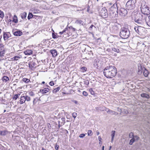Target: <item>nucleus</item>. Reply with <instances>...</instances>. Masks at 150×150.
I'll return each mask as SVG.
<instances>
[{
    "label": "nucleus",
    "mask_w": 150,
    "mask_h": 150,
    "mask_svg": "<svg viewBox=\"0 0 150 150\" xmlns=\"http://www.w3.org/2000/svg\"><path fill=\"white\" fill-rule=\"evenodd\" d=\"M117 73L116 68L114 66H109L106 67L103 71L104 76L107 78H112Z\"/></svg>",
    "instance_id": "f257e3e1"
},
{
    "label": "nucleus",
    "mask_w": 150,
    "mask_h": 150,
    "mask_svg": "<svg viewBox=\"0 0 150 150\" xmlns=\"http://www.w3.org/2000/svg\"><path fill=\"white\" fill-rule=\"evenodd\" d=\"M130 34V31L127 27H125L121 28L120 32V36L122 38L127 39L129 37Z\"/></svg>",
    "instance_id": "f03ea898"
},
{
    "label": "nucleus",
    "mask_w": 150,
    "mask_h": 150,
    "mask_svg": "<svg viewBox=\"0 0 150 150\" xmlns=\"http://www.w3.org/2000/svg\"><path fill=\"white\" fill-rule=\"evenodd\" d=\"M135 15L134 21L136 24L139 25H142L144 23V19H143V17L144 18L145 17L139 13H137Z\"/></svg>",
    "instance_id": "7ed1b4c3"
},
{
    "label": "nucleus",
    "mask_w": 150,
    "mask_h": 150,
    "mask_svg": "<svg viewBox=\"0 0 150 150\" xmlns=\"http://www.w3.org/2000/svg\"><path fill=\"white\" fill-rule=\"evenodd\" d=\"M116 4H113L110 8L109 16L111 18H114L117 16V9Z\"/></svg>",
    "instance_id": "20e7f679"
},
{
    "label": "nucleus",
    "mask_w": 150,
    "mask_h": 150,
    "mask_svg": "<svg viewBox=\"0 0 150 150\" xmlns=\"http://www.w3.org/2000/svg\"><path fill=\"white\" fill-rule=\"evenodd\" d=\"M141 9L142 13L144 15L148 16L150 14V8L146 5H143L142 4L141 5Z\"/></svg>",
    "instance_id": "39448f33"
},
{
    "label": "nucleus",
    "mask_w": 150,
    "mask_h": 150,
    "mask_svg": "<svg viewBox=\"0 0 150 150\" xmlns=\"http://www.w3.org/2000/svg\"><path fill=\"white\" fill-rule=\"evenodd\" d=\"M134 1L133 0L128 1L126 4V8L128 10H131L134 9L135 6Z\"/></svg>",
    "instance_id": "423d86ee"
},
{
    "label": "nucleus",
    "mask_w": 150,
    "mask_h": 150,
    "mask_svg": "<svg viewBox=\"0 0 150 150\" xmlns=\"http://www.w3.org/2000/svg\"><path fill=\"white\" fill-rule=\"evenodd\" d=\"M99 13L100 16L103 18H107L108 16L107 11L105 8H103L100 9Z\"/></svg>",
    "instance_id": "0eeeda50"
},
{
    "label": "nucleus",
    "mask_w": 150,
    "mask_h": 150,
    "mask_svg": "<svg viewBox=\"0 0 150 150\" xmlns=\"http://www.w3.org/2000/svg\"><path fill=\"white\" fill-rule=\"evenodd\" d=\"M93 65L95 68L98 69H100L102 67L101 62L98 58L94 60Z\"/></svg>",
    "instance_id": "6e6552de"
},
{
    "label": "nucleus",
    "mask_w": 150,
    "mask_h": 150,
    "mask_svg": "<svg viewBox=\"0 0 150 150\" xmlns=\"http://www.w3.org/2000/svg\"><path fill=\"white\" fill-rule=\"evenodd\" d=\"M127 13V10L124 8H121L119 11V14L121 16H125Z\"/></svg>",
    "instance_id": "1a4fd4ad"
},
{
    "label": "nucleus",
    "mask_w": 150,
    "mask_h": 150,
    "mask_svg": "<svg viewBox=\"0 0 150 150\" xmlns=\"http://www.w3.org/2000/svg\"><path fill=\"white\" fill-rule=\"evenodd\" d=\"M144 21L150 27V15L145 16Z\"/></svg>",
    "instance_id": "9d476101"
},
{
    "label": "nucleus",
    "mask_w": 150,
    "mask_h": 150,
    "mask_svg": "<svg viewBox=\"0 0 150 150\" xmlns=\"http://www.w3.org/2000/svg\"><path fill=\"white\" fill-rule=\"evenodd\" d=\"M129 136L130 138H132L134 139L135 141H138L139 137L137 135L134 136V134L132 132H130L129 134Z\"/></svg>",
    "instance_id": "9b49d317"
},
{
    "label": "nucleus",
    "mask_w": 150,
    "mask_h": 150,
    "mask_svg": "<svg viewBox=\"0 0 150 150\" xmlns=\"http://www.w3.org/2000/svg\"><path fill=\"white\" fill-rule=\"evenodd\" d=\"M71 27H67L62 32H60L59 34L60 35L65 34L66 33H68V31H69Z\"/></svg>",
    "instance_id": "f8f14e48"
},
{
    "label": "nucleus",
    "mask_w": 150,
    "mask_h": 150,
    "mask_svg": "<svg viewBox=\"0 0 150 150\" xmlns=\"http://www.w3.org/2000/svg\"><path fill=\"white\" fill-rule=\"evenodd\" d=\"M11 139L12 141L17 142L20 140V137L18 136H14L13 135H12Z\"/></svg>",
    "instance_id": "ddd939ff"
},
{
    "label": "nucleus",
    "mask_w": 150,
    "mask_h": 150,
    "mask_svg": "<svg viewBox=\"0 0 150 150\" xmlns=\"http://www.w3.org/2000/svg\"><path fill=\"white\" fill-rule=\"evenodd\" d=\"M10 34L8 33H4L3 34V37L4 40H6L10 37Z\"/></svg>",
    "instance_id": "4468645a"
},
{
    "label": "nucleus",
    "mask_w": 150,
    "mask_h": 150,
    "mask_svg": "<svg viewBox=\"0 0 150 150\" xmlns=\"http://www.w3.org/2000/svg\"><path fill=\"white\" fill-rule=\"evenodd\" d=\"M50 52L52 54V57H55L57 55V51L55 50H50Z\"/></svg>",
    "instance_id": "2eb2a0df"
},
{
    "label": "nucleus",
    "mask_w": 150,
    "mask_h": 150,
    "mask_svg": "<svg viewBox=\"0 0 150 150\" xmlns=\"http://www.w3.org/2000/svg\"><path fill=\"white\" fill-rule=\"evenodd\" d=\"M43 8L45 10H50L52 9V6H50L49 4H47L43 6Z\"/></svg>",
    "instance_id": "dca6fc26"
},
{
    "label": "nucleus",
    "mask_w": 150,
    "mask_h": 150,
    "mask_svg": "<svg viewBox=\"0 0 150 150\" xmlns=\"http://www.w3.org/2000/svg\"><path fill=\"white\" fill-rule=\"evenodd\" d=\"M25 96H21V97L20 100H19V103L21 104H23V103H25Z\"/></svg>",
    "instance_id": "f3484780"
},
{
    "label": "nucleus",
    "mask_w": 150,
    "mask_h": 150,
    "mask_svg": "<svg viewBox=\"0 0 150 150\" xmlns=\"http://www.w3.org/2000/svg\"><path fill=\"white\" fill-rule=\"evenodd\" d=\"M145 29L144 28L140 26L139 31V35H142L144 33Z\"/></svg>",
    "instance_id": "a211bd4d"
},
{
    "label": "nucleus",
    "mask_w": 150,
    "mask_h": 150,
    "mask_svg": "<svg viewBox=\"0 0 150 150\" xmlns=\"http://www.w3.org/2000/svg\"><path fill=\"white\" fill-rule=\"evenodd\" d=\"M61 120L62 122H61V124L60 125V121H58V123H59V127H60V126H61L62 125H64V124L65 123V118L62 117V118Z\"/></svg>",
    "instance_id": "6ab92c4d"
},
{
    "label": "nucleus",
    "mask_w": 150,
    "mask_h": 150,
    "mask_svg": "<svg viewBox=\"0 0 150 150\" xmlns=\"http://www.w3.org/2000/svg\"><path fill=\"white\" fill-rule=\"evenodd\" d=\"M35 65L36 63L34 62L33 61L30 62L29 63V67L31 69L35 67Z\"/></svg>",
    "instance_id": "aec40b11"
},
{
    "label": "nucleus",
    "mask_w": 150,
    "mask_h": 150,
    "mask_svg": "<svg viewBox=\"0 0 150 150\" xmlns=\"http://www.w3.org/2000/svg\"><path fill=\"white\" fill-rule=\"evenodd\" d=\"M49 90V89L48 88H45L43 89L40 90V92L42 93H46L48 92Z\"/></svg>",
    "instance_id": "412c9836"
},
{
    "label": "nucleus",
    "mask_w": 150,
    "mask_h": 150,
    "mask_svg": "<svg viewBox=\"0 0 150 150\" xmlns=\"http://www.w3.org/2000/svg\"><path fill=\"white\" fill-rule=\"evenodd\" d=\"M75 23L80 26L83 25L84 24L83 21L80 20H77L76 21Z\"/></svg>",
    "instance_id": "4be33fe9"
},
{
    "label": "nucleus",
    "mask_w": 150,
    "mask_h": 150,
    "mask_svg": "<svg viewBox=\"0 0 150 150\" xmlns=\"http://www.w3.org/2000/svg\"><path fill=\"white\" fill-rule=\"evenodd\" d=\"M10 132H9L6 130L1 131L0 135L2 136H4L6 135L8 133L10 134Z\"/></svg>",
    "instance_id": "5701e85b"
},
{
    "label": "nucleus",
    "mask_w": 150,
    "mask_h": 150,
    "mask_svg": "<svg viewBox=\"0 0 150 150\" xmlns=\"http://www.w3.org/2000/svg\"><path fill=\"white\" fill-rule=\"evenodd\" d=\"M23 33L21 31H17L13 33V34L14 35L16 36H20L22 35Z\"/></svg>",
    "instance_id": "b1692460"
},
{
    "label": "nucleus",
    "mask_w": 150,
    "mask_h": 150,
    "mask_svg": "<svg viewBox=\"0 0 150 150\" xmlns=\"http://www.w3.org/2000/svg\"><path fill=\"white\" fill-rule=\"evenodd\" d=\"M115 131L114 130H112L111 132V142L112 143L114 139Z\"/></svg>",
    "instance_id": "393cba45"
},
{
    "label": "nucleus",
    "mask_w": 150,
    "mask_h": 150,
    "mask_svg": "<svg viewBox=\"0 0 150 150\" xmlns=\"http://www.w3.org/2000/svg\"><path fill=\"white\" fill-rule=\"evenodd\" d=\"M141 96L143 98H146L147 99H149L150 98L148 94L145 93L141 94Z\"/></svg>",
    "instance_id": "a878e982"
},
{
    "label": "nucleus",
    "mask_w": 150,
    "mask_h": 150,
    "mask_svg": "<svg viewBox=\"0 0 150 150\" xmlns=\"http://www.w3.org/2000/svg\"><path fill=\"white\" fill-rule=\"evenodd\" d=\"M1 79L4 82H6L9 80V79L8 76H4L2 77Z\"/></svg>",
    "instance_id": "bb28decb"
},
{
    "label": "nucleus",
    "mask_w": 150,
    "mask_h": 150,
    "mask_svg": "<svg viewBox=\"0 0 150 150\" xmlns=\"http://www.w3.org/2000/svg\"><path fill=\"white\" fill-rule=\"evenodd\" d=\"M25 54L26 55H30L32 53V51L31 50H28L24 52Z\"/></svg>",
    "instance_id": "cd10ccee"
},
{
    "label": "nucleus",
    "mask_w": 150,
    "mask_h": 150,
    "mask_svg": "<svg viewBox=\"0 0 150 150\" xmlns=\"http://www.w3.org/2000/svg\"><path fill=\"white\" fill-rule=\"evenodd\" d=\"M5 53V50L4 49H1L0 50V55L1 57H3Z\"/></svg>",
    "instance_id": "c85d7f7f"
},
{
    "label": "nucleus",
    "mask_w": 150,
    "mask_h": 150,
    "mask_svg": "<svg viewBox=\"0 0 150 150\" xmlns=\"http://www.w3.org/2000/svg\"><path fill=\"white\" fill-rule=\"evenodd\" d=\"M144 68V71L143 72L144 75L145 77H147L149 74L148 71Z\"/></svg>",
    "instance_id": "c756f323"
},
{
    "label": "nucleus",
    "mask_w": 150,
    "mask_h": 150,
    "mask_svg": "<svg viewBox=\"0 0 150 150\" xmlns=\"http://www.w3.org/2000/svg\"><path fill=\"white\" fill-rule=\"evenodd\" d=\"M140 26H138L135 27L134 28V29L135 31L139 34V29L140 28Z\"/></svg>",
    "instance_id": "7c9ffc66"
},
{
    "label": "nucleus",
    "mask_w": 150,
    "mask_h": 150,
    "mask_svg": "<svg viewBox=\"0 0 150 150\" xmlns=\"http://www.w3.org/2000/svg\"><path fill=\"white\" fill-rule=\"evenodd\" d=\"M26 15L27 14L25 12H23V13L21 14V17L23 19L25 18L26 17Z\"/></svg>",
    "instance_id": "2f4dec72"
},
{
    "label": "nucleus",
    "mask_w": 150,
    "mask_h": 150,
    "mask_svg": "<svg viewBox=\"0 0 150 150\" xmlns=\"http://www.w3.org/2000/svg\"><path fill=\"white\" fill-rule=\"evenodd\" d=\"M13 21L15 23H17L18 22L17 17L16 16L14 15L13 18Z\"/></svg>",
    "instance_id": "473e14b6"
},
{
    "label": "nucleus",
    "mask_w": 150,
    "mask_h": 150,
    "mask_svg": "<svg viewBox=\"0 0 150 150\" xmlns=\"http://www.w3.org/2000/svg\"><path fill=\"white\" fill-rule=\"evenodd\" d=\"M89 91L90 93L91 94L93 95H94L95 94V93L94 91H93V90L92 88H91L89 89Z\"/></svg>",
    "instance_id": "72a5a7b5"
},
{
    "label": "nucleus",
    "mask_w": 150,
    "mask_h": 150,
    "mask_svg": "<svg viewBox=\"0 0 150 150\" xmlns=\"http://www.w3.org/2000/svg\"><path fill=\"white\" fill-rule=\"evenodd\" d=\"M60 89V87H58L57 88H56L54 89L53 91V93H56L57 91H58Z\"/></svg>",
    "instance_id": "f704fd0d"
},
{
    "label": "nucleus",
    "mask_w": 150,
    "mask_h": 150,
    "mask_svg": "<svg viewBox=\"0 0 150 150\" xmlns=\"http://www.w3.org/2000/svg\"><path fill=\"white\" fill-rule=\"evenodd\" d=\"M138 70H142L143 68H142V66L141 64L139 63L138 64Z\"/></svg>",
    "instance_id": "c9c22d12"
},
{
    "label": "nucleus",
    "mask_w": 150,
    "mask_h": 150,
    "mask_svg": "<svg viewBox=\"0 0 150 150\" xmlns=\"http://www.w3.org/2000/svg\"><path fill=\"white\" fill-rule=\"evenodd\" d=\"M107 113H111L113 115L115 114L116 113V112L115 111L111 110H108V111H107Z\"/></svg>",
    "instance_id": "e433bc0d"
},
{
    "label": "nucleus",
    "mask_w": 150,
    "mask_h": 150,
    "mask_svg": "<svg viewBox=\"0 0 150 150\" xmlns=\"http://www.w3.org/2000/svg\"><path fill=\"white\" fill-rule=\"evenodd\" d=\"M23 81L25 83H28L30 81V79L26 78H24L23 79Z\"/></svg>",
    "instance_id": "4c0bfd02"
},
{
    "label": "nucleus",
    "mask_w": 150,
    "mask_h": 150,
    "mask_svg": "<svg viewBox=\"0 0 150 150\" xmlns=\"http://www.w3.org/2000/svg\"><path fill=\"white\" fill-rule=\"evenodd\" d=\"M21 58V57H19V56H15L14 57H13L12 58V59H13L14 60L17 61L18 60V59H20Z\"/></svg>",
    "instance_id": "58836bf2"
},
{
    "label": "nucleus",
    "mask_w": 150,
    "mask_h": 150,
    "mask_svg": "<svg viewBox=\"0 0 150 150\" xmlns=\"http://www.w3.org/2000/svg\"><path fill=\"white\" fill-rule=\"evenodd\" d=\"M4 17V12L0 10V17L1 18H3Z\"/></svg>",
    "instance_id": "ea45409f"
},
{
    "label": "nucleus",
    "mask_w": 150,
    "mask_h": 150,
    "mask_svg": "<svg viewBox=\"0 0 150 150\" xmlns=\"http://www.w3.org/2000/svg\"><path fill=\"white\" fill-rule=\"evenodd\" d=\"M112 50L117 53H119L120 52V50L118 48H115V47L112 48Z\"/></svg>",
    "instance_id": "a19ab883"
},
{
    "label": "nucleus",
    "mask_w": 150,
    "mask_h": 150,
    "mask_svg": "<svg viewBox=\"0 0 150 150\" xmlns=\"http://www.w3.org/2000/svg\"><path fill=\"white\" fill-rule=\"evenodd\" d=\"M25 100H26L27 101H29L30 100V97L27 96L25 95Z\"/></svg>",
    "instance_id": "79ce46f5"
},
{
    "label": "nucleus",
    "mask_w": 150,
    "mask_h": 150,
    "mask_svg": "<svg viewBox=\"0 0 150 150\" xmlns=\"http://www.w3.org/2000/svg\"><path fill=\"white\" fill-rule=\"evenodd\" d=\"M33 16V15L32 14V13H30L28 17V20H30L31 18Z\"/></svg>",
    "instance_id": "37998d69"
},
{
    "label": "nucleus",
    "mask_w": 150,
    "mask_h": 150,
    "mask_svg": "<svg viewBox=\"0 0 150 150\" xmlns=\"http://www.w3.org/2000/svg\"><path fill=\"white\" fill-rule=\"evenodd\" d=\"M20 95V94H15L13 97V99L15 100H16L19 97V96Z\"/></svg>",
    "instance_id": "c03bdc74"
},
{
    "label": "nucleus",
    "mask_w": 150,
    "mask_h": 150,
    "mask_svg": "<svg viewBox=\"0 0 150 150\" xmlns=\"http://www.w3.org/2000/svg\"><path fill=\"white\" fill-rule=\"evenodd\" d=\"M132 139L130 140V142H129V144L130 145H132V144L135 141L133 138H131Z\"/></svg>",
    "instance_id": "a18cd8bd"
},
{
    "label": "nucleus",
    "mask_w": 150,
    "mask_h": 150,
    "mask_svg": "<svg viewBox=\"0 0 150 150\" xmlns=\"http://www.w3.org/2000/svg\"><path fill=\"white\" fill-rule=\"evenodd\" d=\"M87 133L88 136H92L93 134L91 130H88Z\"/></svg>",
    "instance_id": "49530a36"
},
{
    "label": "nucleus",
    "mask_w": 150,
    "mask_h": 150,
    "mask_svg": "<svg viewBox=\"0 0 150 150\" xmlns=\"http://www.w3.org/2000/svg\"><path fill=\"white\" fill-rule=\"evenodd\" d=\"M38 100V99L37 98H36L34 99V100H33V104H35Z\"/></svg>",
    "instance_id": "de8ad7c7"
},
{
    "label": "nucleus",
    "mask_w": 150,
    "mask_h": 150,
    "mask_svg": "<svg viewBox=\"0 0 150 150\" xmlns=\"http://www.w3.org/2000/svg\"><path fill=\"white\" fill-rule=\"evenodd\" d=\"M117 110L118 111L120 112L121 113L123 112V110H123V109L120 108H118Z\"/></svg>",
    "instance_id": "09e8293b"
},
{
    "label": "nucleus",
    "mask_w": 150,
    "mask_h": 150,
    "mask_svg": "<svg viewBox=\"0 0 150 150\" xmlns=\"http://www.w3.org/2000/svg\"><path fill=\"white\" fill-rule=\"evenodd\" d=\"M87 70V68L85 67H83L81 68V71L83 72H84L86 71Z\"/></svg>",
    "instance_id": "8fccbe9b"
},
{
    "label": "nucleus",
    "mask_w": 150,
    "mask_h": 150,
    "mask_svg": "<svg viewBox=\"0 0 150 150\" xmlns=\"http://www.w3.org/2000/svg\"><path fill=\"white\" fill-rule=\"evenodd\" d=\"M77 116V114L76 112H73L72 113V116L74 118V119H75L76 117Z\"/></svg>",
    "instance_id": "3c124183"
},
{
    "label": "nucleus",
    "mask_w": 150,
    "mask_h": 150,
    "mask_svg": "<svg viewBox=\"0 0 150 150\" xmlns=\"http://www.w3.org/2000/svg\"><path fill=\"white\" fill-rule=\"evenodd\" d=\"M103 109H100V110L101 111H106L107 112V111H108V110H110L108 108H103Z\"/></svg>",
    "instance_id": "603ef678"
},
{
    "label": "nucleus",
    "mask_w": 150,
    "mask_h": 150,
    "mask_svg": "<svg viewBox=\"0 0 150 150\" xmlns=\"http://www.w3.org/2000/svg\"><path fill=\"white\" fill-rule=\"evenodd\" d=\"M83 96H86L88 95V93H87V92L84 91L83 92Z\"/></svg>",
    "instance_id": "864d4df0"
},
{
    "label": "nucleus",
    "mask_w": 150,
    "mask_h": 150,
    "mask_svg": "<svg viewBox=\"0 0 150 150\" xmlns=\"http://www.w3.org/2000/svg\"><path fill=\"white\" fill-rule=\"evenodd\" d=\"M84 83L85 85H88L89 83V82L88 80H86L84 81Z\"/></svg>",
    "instance_id": "5fc2aeb1"
},
{
    "label": "nucleus",
    "mask_w": 150,
    "mask_h": 150,
    "mask_svg": "<svg viewBox=\"0 0 150 150\" xmlns=\"http://www.w3.org/2000/svg\"><path fill=\"white\" fill-rule=\"evenodd\" d=\"M85 135V134H81L79 136V137L80 138H83Z\"/></svg>",
    "instance_id": "6e6d98bb"
},
{
    "label": "nucleus",
    "mask_w": 150,
    "mask_h": 150,
    "mask_svg": "<svg viewBox=\"0 0 150 150\" xmlns=\"http://www.w3.org/2000/svg\"><path fill=\"white\" fill-rule=\"evenodd\" d=\"M29 93L30 95L31 96H33L35 95L34 93L32 92H30Z\"/></svg>",
    "instance_id": "4d7b16f0"
},
{
    "label": "nucleus",
    "mask_w": 150,
    "mask_h": 150,
    "mask_svg": "<svg viewBox=\"0 0 150 150\" xmlns=\"http://www.w3.org/2000/svg\"><path fill=\"white\" fill-rule=\"evenodd\" d=\"M49 84L51 86H52L54 85V83L53 81H51L49 83Z\"/></svg>",
    "instance_id": "13d9d810"
},
{
    "label": "nucleus",
    "mask_w": 150,
    "mask_h": 150,
    "mask_svg": "<svg viewBox=\"0 0 150 150\" xmlns=\"http://www.w3.org/2000/svg\"><path fill=\"white\" fill-rule=\"evenodd\" d=\"M52 37L53 38H57L56 36L54 33H52Z\"/></svg>",
    "instance_id": "bf43d9fd"
},
{
    "label": "nucleus",
    "mask_w": 150,
    "mask_h": 150,
    "mask_svg": "<svg viewBox=\"0 0 150 150\" xmlns=\"http://www.w3.org/2000/svg\"><path fill=\"white\" fill-rule=\"evenodd\" d=\"M4 46L3 44H2V43L0 44V48H1V49H4Z\"/></svg>",
    "instance_id": "052dcab7"
},
{
    "label": "nucleus",
    "mask_w": 150,
    "mask_h": 150,
    "mask_svg": "<svg viewBox=\"0 0 150 150\" xmlns=\"http://www.w3.org/2000/svg\"><path fill=\"white\" fill-rule=\"evenodd\" d=\"M94 27L95 28H96V27L94 26V25H91V26L89 28L90 30H91V29L93 27Z\"/></svg>",
    "instance_id": "680f3d73"
},
{
    "label": "nucleus",
    "mask_w": 150,
    "mask_h": 150,
    "mask_svg": "<svg viewBox=\"0 0 150 150\" xmlns=\"http://www.w3.org/2000/svg\"><path fill=\"white\" fill-rule=\"evenodd\" d=\"M142 70H138V74L140 75L142 73Z\"/></svg>",
    "instance_id": "e2e57ef3"
},
{
    "label": "nucleus",
    "mask_w": 150,
    "mask_h": 150,
    "mask_svg": "<svg viewBox=\"0 0 150 150\" xmlns=\"http://www.w3.org/2000/svg\"><path fill=\"white\" fill-rule=\"evenodd\" d=\"M55 148L56 150H58L59 148V146L57 145H56Z\"/></svg>",
    "instance_id": "0e129e2a"
},
{
    "label": "nucleus",
    "mask_w": 150,
    "mask_h": 150,
    "mask_svg": "<svg viewBox=\"0 0 150 150\" xmlns=\"http://www.w3.org/2000/svg\"><path fill=\"white\" fill-rule=\"evenodd\" d=\"M72 102L73 103H75V104H78V102L76 100H72Z\"/></svg>",
    "instance_id": "69168bd1"
},
{
    "label": "nucleus",
    "mask_w": 150,
    "mask_h": 150,
    "mask_svg": "<svg viewBox=\"0 0 150 150\" xmlns=\"http://www.w3.org/2000/svg\"><path fill=\"white\" fill-rule=\"evenodd\" d=\"M106 4L108 5H110V6H111V5H112V3H110L109 2H107L106 3Z\"/></svg>",
    "instance_id": "338daca9"
},
{
    "label": "nucleus",
    "mask_w": 150,
    "mask_h": 150,
    "mask_svg": "<svg viewBox=\"0 0 150 150\" xmlns=\"http://www.w3.org/2000/svg\"><path fill=\"white\" fill-rule=\"evenodd\" d=\"M98 139L99 142H101V140L102 139L100 136H99L98 138Z\"/></svg>",
    "instance_id": "774afa93"
}]
</instances>
